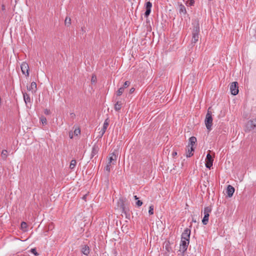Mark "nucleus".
Instances as JSON below:
<instances>
[{"label": "nucleus", "mask_w": 256, "mask_h": 256, "mask_svg": "<svg viewBox=\"0 0 256 256\" xmlns=\"http://www.w3.org/2000/svg\"><path fill=\"white\" fill-rule=\"evenodd\" d=\"M212 212V208L210 206H207L204 208V214H210Z\"/></svg>", "instance_id": "23"}, {"label": "nucleus", "mask_w": 256, "mask_h": 256, "mask_svg": "<svg viewBox=\"0 0 256 256\" xmlns=\"http://www.w3.org/2000/svg\"><path fill=\"white\" fill-rule=\"evenodd\" d=\"M71 24V20L70 18L66 17L64 20V24L66 26H68Z\"/></svg>", "instance_id": "22"}, {"label": "nucleus", "mask_w": 256, "mask_h": 256, "mask_svg": "<svg viewBox=\"0 0 256 256\" xmlns=\"http://www.w3.org/2000/svg\"><path fill=\"white\" fill-rule=\"evenodd\" d=\"M124 88H122V87H120V88L118 90V91H117V92H116V94H117V96H121V95L122 94V93L124 92Z\"/></svg>", "instance_id": "25"}, {"label": "nucleus", "mask_w": 256, "mask_h": 256, "mask_svg": "<svg viewBox=\"0 0 256 256\" xmlns=\"http://www.w3.org/2000/svg\"><path fill=\"white\" fill-rule=\"evenodd\" d=\"M98 150H99L98 146L96 144H94L92 148V153H91V157L92 158V157H94V156H95L98 153Z\"/></svg>", "instance_id": "12"}, {"label": "nucleus", "mask_w": 256, "mask_h": 256, "mask_svg": "<svg viewBox=\"0 0 256 256\" xmlns=\"http://www.w3.org/2000/svg\"><path fill=\"white\" fill-rule=\"evenodd\" d=\"M30 252L36 256L38 255V254L36 252V249L35 248H32L30 250Z\"/></svg>", "instance_id": "33"}, {"label": "nucleus", "mask_w": 256, "mask_h": 256, "mask_svg": "<svg viewBox=\"0 0 256 256\" xmlns=\"http://www.w3.org/2000/svg\"><path fill=\"white\" fill-rule=\"evenodd\" d=\"M194 151V148H192V146L190 147V149L188 148V151L186 152V156L188 158L190 157L193 155L192 152Z\"/></svg>", "instance_id": "17"}, {"label": "nucleus", "mask_w": 256, "mask_h": 256, "mask_svg": "<svg viewBox=\"0 0 256 256\" xmlns=\"http://www.w3.org/2000/svg\"><path fill=\"white\" fill-rule=\"evenodd\" d=\"M76 164V162L75 160H72L70 162V168L71 170L74 169L75 168Z\"/></svg>", "instance_id": "20"}, {"label": "nucleus", "mask_w": 256, "mask_h": 256, "mask_svg": "<svg viewBox=\"0 0 256 256\" xmlns=\"http://www.w3.org/2000/svg\"><path fill=\"white\" fill-rule=\"evenodd\" d=\"M238 83L236 82H232L230 85V90L232 95L236 96L238 92Z\"/></svg>", "instance_id": "4"}, {"label": "nucleus", "mask_w": 256, "mask_h": 256, "mask_svg": "<svg viewBox=\"0 0 256 256\" xmlns=\"http://www.w3.org/2000/svg\"><path fill=\"white\" fill-rule=\"evenodd\" d=\"M204 216L202 220V222L204 225H206L208 224V221L209 214H204Z\"/></svg>", "instance_id": "16"}, {"label": "nucleus", "mask_w": 256, "mask_h": 256, "mask_svg": "<svg viewBox=\"0 0 256 256\" xmlns=\"http://www.w3.org/2000/svg\"><path fill=\"white\" fill-rule=\"evenodd\" d=\"M130 84V82L128 81H126L125 82L122 87L124 88V89H125L126 88H128Z\"/></svg>", "instance_id": "31"}, {"label": "nucleus", "mask_w": 256, "mask_h": 256, "mask_svg": "<svg viewBox=\"0 0 256 256\" xmlns=\"http://www.w3.org/2000/svg\"><path fill=\"white\" fill-rule=\"evenodd\" d=\"M197 140H196V138L194 136H192L190 137V138H189V145H188V146H190V145L191 146H192V148H193V146L196 143Z\"/></svg>", "instance_id": "15"}, {"label": "nucleus", "mask_w": 256, "mask_h": 256, "mask_svg": "<svg viewBox=\"0 0 256 256\" xmlns=\"http://www.w3.org/2000/svg\"><path fill=\"white\" fill-rule=\"evenodd\" d=\"M121 107L122 104L119 102H117L114 104V109L116 110H119L121 108Z\"/></svg>", "instance_id": "21"}, {"label": "nucleus", "mask_w": 256, "mask_h": 256, "mask_svg": "<svg viewBox=\"0 0 256 256\" xmlns=\"http://www.w3.org/2000/svg\"><path fill=\"white\" fill-rule=\"evenodd\" d=\"M145 6H146V10L144 13V16L146 17H148L150 15V12H151V8L152 7V2H146V5H145Z\"/></svg>", "instance_id": "10"}, {"label": "nucleus", "mask_w": 256, "mask_h": 256, "mask_svg": "<svg viewBox=\"0 0 256 256\" xmlns=\"http://www.w3.org/2000/svg\"><path fill=\"white\" fill-rule=\"evenodd\" d=\"M41 122L42 124H46V119L45 118H43L41 119Z\"/></svg>", "instance_id": "37"}, {"label": "nucleus", "mask_w": 256, "mask_h": 256, "mask_svg": "<svg viewBox=\"0 0 256 256\" xmlns=\"http://www.w3.org/2000/svg\"><path fill=\"white\" fill-rule=\"evenodd\" d=\"M234 192V188L231 185H228L227 187L226 193L228 197L230 198L232 196Z\"/></svg>", "instance_id": "11"}, {"label": "nucleus", "mask_w": 256, "mask_h": 256, "mask_svg": "<svg viewBox=\"0 0 256 256\" xmlns=\"http://www.w3.org/2000/svg\"><path fill=\"white\" fill-rule=\"evenodd\" d=\"M177 155V152H174L172 153V156L173 157H174L175 156H176Z\"/></svg>", "instance_id": "40"}, {"label": "nucleus", "mask_w": 256, "mask_h": 256, "mask_svg": "<svg viewBox=\"0 0 256 256\" xmlns=\"http://www.w3.org/2000/svg\"><path fill=\"white\" fill-rule=\"evenodd\" d=\"M134 199H135V200H138V198L137 197V196H134Z\"/></svg>", "instance_id": "42"}, {"label": "nucleus", "mask_w": 256, "mask_h": 256, "mask_svg": "<svg viewBox=\"0 0 256 256\" xmlns=\"http://www.w3.org/2000/svg\"><path fill=\"white\" fill-rule=\"evenodd\" d=\"M8 151L7 150H4L2 152V156L4 158H6L7 157Z\"/></svg>", "instance_id": "28"}, {"label": "nucleus", "mask_w": 256, "mask_h": 256, "mask_svg": "<svg viewBox=\"0 0 256 256\" xmlns=\"http://www.w3.org/2000/svg\"><path fill=\"white\" fill-rule=\"evenodd\" d=\"M108 124H109V121H108V118H107L105 120V121L104 123L103 127L102 128V130H104L105 131H106Z\"/></svg>", "instance_id": "19"}, {"label": "nucleus", "mask_w": 256, "mask_h": 256, "mask_svg": "<svg viewBox=\"0 0 256 256\" xmlns=\"http://www.w3.org/2000/svg\"><path fill=\"white\" fill-rule=\"evenodd\" d=\"M23 96L26 105H28V103L30 102V96L26 93L24 92L23 93Z\"/></svg>", "instance_id": "14"}, {"label": "nucleus", "mask_w": 256, "mask_h": 256, "mask_svg": "<svg viewBox=\"0 0 256 256\" xmlns=\"http://www.w3.org/2000/svg\"><path fill=\"white\" fill-rule=\"evenodd\" d=\"M118 204L119 207L122 209V210L124 211V202L122 198H120L118 202Z\"/></svg>", "instance_id": "18"}, {"label": "nucleus", "mask_w": 256, "mask_h": 256, "mask_svg": "<svg viewBox=\"0 0 256 256\" xmlns=\"http://www.w3.org/2000/svg\"><path fill=\"white\" fill-rule=\"evenodd\" d=\"M206 166L207 168H210L212 166L214 160H213L212 156L210 154H208L206 155Z\"/></svg>", "instance_id": "7"}, {"label": "nucleus", "mask_w": 256, "mask_h": 256, "mask_svg": "<svg viewBox=\"0 0 256 256\" xmlns=\"http://www.w3.org/2000/svg\"><path fill=\"white\" fill-rule=\"evenodd\" d=\"M4 9H5V7H4V5H3V6H2V10H4Z\"/></svg>", "instance_id": "43"}, {"label": "nucleus", "mask_w": 256, "mask_h": 256, "mask_svg": "<svg viewBox=\"0 0 256 256\" xmlns=\"http://www.w3.org/2000/svg\"><path fill=\"white\" fill-rule=\"evenodd\" d=\"M110 168H111V164H109L108 163L106 167L105 168V169L106 171L108 172H110Z\"/></svg>", "instance_id": "32"}, {"label": "nucleus", "mask_w": 256, "mask_h": 256, "mask_svg": "<svg viewBox=\"0 0 256 256\" xmlns=\"http://www.w3.org/2000/svg\"><path fill=\"white\" fill-rule=\"evenodd\" d=\"M193 29L192 31V43L196 44L199 39L200 26L198 20H194L192 23Z\"/></svg>", "instance_id": "1"}, {"label": "nucleus", "mask_w": 256, "mask_h": 256, "mask_svg": "<svg viewBox=\"0 0 256 256\" xmlns=\"http://www.w3.org/2000/svg\"><path fill=\"white\" fill-rule=\"evenodd\" d=\"M252 130L256 131V118L248 120L245 125V132H248Z\"/></svg>", "instance_id": "2"}, {"label": "nucleus", "mask_w": 256, "mask_h": 256, "mask_svg": "<svg viewBox=\"0 0 256 256\" xmlns=\"http://www.w3.org/2000/svg\"><path fill=\"white\" fill-rule=\"evenodd\" d=\"M134 90H135L134 88H131L130 89V94H132V93H133V92H134Z\"/></svg>", "instance_id": "39"}, {"label": "nucleus", "mask_w": 256, "mask_h": 256, "mask_svg": "<svg viewBox=\"0 0 256 256\" xmlns=\"http://www.w3.org/2000/svg\"><path fill=\"white\" fill-rule=\"evenodd\" d=\"M210 108H209L208 110L204 120L206 128L209 131H210L212 130V112L210 110Z\"/></svg>", "instance_id": "3"}, {"label": "nucleus", "mask_w": 256, "mask_h": 256, "mask_svg": "<svg viewBox=\"0 0 256 256\" xmlns=\"http://www.w3.org/2000/svg\"><path fill=\"white\" fill-rule=\"evenodd\" d=\"M106 131L104 130H102V128L100 130V134H99V136L100 138H102L103 135L105 133Z\"/></svg>", "instance_id": "34"}, {"label": "nucleus", "mask_w": 256, "mask_h": 256, "mask_svg": "<svg viewBox=\"0 0 256 256\" xmlns=\"http://www.w3.org/2000/svg\"><path fill=\"white\" fill-rule=\"evenodd\" d=\"M117 156H118V152L117 151H115L114 152H112L110 154V158H108V163L109 164H114L116 162Z\"/></svg>", "instance_id": "8"}, {"label": "nucleus", "mask_w": 256, "mask_h": 256, "mask_svg": "<svg viewBox=\"0 0 256 256\" xmlns=\"http://www.w3.org/2000/svg\"><path fill=\"white\" fill-rule=\"evenodd\" d=\"M74 133V135L78 136L80 134V128H76Z\"/></svg>", "instance_id": "29"}, {"label": "nucleus", "mask_w": 256, "mask_h": 256, "mask_svg": "<svg viewBox=\"0 0 256 256\" xmlns=\"http://www.w3.org/2000/svg\"><path fill=\"white\" fill-rule=\"evenodd\" d=\"M84 198H86V196H84Z\"/></svg>", "instance_id": "46"}, {"label": "nucleus", "mask_w": 256, "mask_h": 256, "mask_svg": "<svg viewBox=\"0 0 256 256\" xmlns=\"http://www.w3.org/2000/svg\"><path fill=\"white\" fill-rule=\"evenodd\" d=\"M20 68L22 74L26 76H28L29 66L28 64L26 62H23L20 66Z\"/></svg>", "instance_id": "5"}, {"label": "nucleus", "mask_w": 256, "mask_h": 256, "mask_svg": "<svg viewBox=\"0 0 256 256\" xmlns=\"http://www.w3.org/2000/svg\"><path fill=\"white\" fill-rule=\"evenodd\" d=\"M148 213L150 215L154 214V206H150L149 207Z\"/></svg>", "instance_id": "30"}, {"label": "nucleus", "mask_w": 256, "mask_h": 256, "mask_svg": "<svg viewBox=\"0 0 256 256\" xmlns=\"http://www.w3.org/2000/svg\"><path fill=\"white\" fill-rule=\"evenodd\" d=\"M74 133L72 132H69V137L70 138H72L74 137Z\"/></svg>", "instance_id": "38"}, {"label": "nucleus", "mask_w": 256, "mask_h": 256, "mask_svg": "<svg viewBox=\"0 0 256 256\" xmlns=\"http://www.w3.org/2000/svg\"><path fill=\"white\" fill-rule=\"evenodd\" d=\"M27 224L26 222H22L21 224V228L24 231L26 230Z\"/></svg>", "instance_id": "26"}, {"label": "nucleus", "mask_w": 256, "mask_h": 256, "mask_svg": "<svg viewBox=\"0 0 256 256\" xmlns=\"http://www.w3.org/2000/svg\"><path fill=\"white\" fill-rule=\"evenodd\" d=\"M180 12H182L184 14H185L186 12V8L185 6L182 5V4H180Z\"/></svg>", "instance_id": "27"}, {"label": "nucleus", "mask_w": 256, "mask_h": 256, "mask_svg": "<svg viewBox=\"0 0 256 256\" xmlns=\"http://www.w3.org/2000/svg\"><path fill=\"white\" fill-rule=\"evenodd\" d=\"M72 116H73L74 114L73 113H71Z\"/></svg>", "instance_id": "44"}, {"label": "nucleus", "mask_w": 256, "mask_h": 256, "mask_svg": "<svg viewBox=\"0 0 256 256\" xmlns=\"http://www.w3.org/2000/svg\"><path fill=\"white\" fill-rule=\"evenodd\" d=\"M44 113L46 114H48V110H46Z\"/></svg>", "instance_id": "41"}, {"label": "nucleus", "mask_w": 256, "mask_h": 256, "mask_svg": "<svg viewBox=\"0 0 256 256\" xmlns=\"http://www.w3.org/2000/svg\"><path fill=\"white\" fill-rule=\"evenodd\" d=\"M190 241L182 240L181 244L180 245V250H182V252H185L188 248Z\"/></svg>", "instance_id": "9"}, {"label": "nucleus", "mask_w": 256, "mask_h": 256, "mask_svg": "<svg viewBox=\"0 0 256 256\" xmlns=\"http://www.w3.org/2000/svg\"><path fill=\"white\" fill-rule=\"evenodd\" d=\"M136 204L138 206H141L142 204V202L140 200H138L136 202Z\"/></svg>", "instance_id": "36"}, {"label": "nucleus", "mask_w": 256, "mask_h": 256, "mask_svg": "<svg viewBox=\"0 0 256 256\" xmlns=\"http://www.w3.org/2000/svg\"><path fill=\"white\" fill-rule=\"evenodd\" d=\"M36 89V84L35 82H32L31 83L30 88V90H35Z\"/></svg>", "instance_id": "24"}, {"label": "nucleus", "mask_w": 256, "mask_h": 256, "mask_svg": "<svg viewBox=\"0 0 256 256\" xmlns=\"http://www.w3.org/2000/svg\"><path fill=\"white\" fill-rule=\"evenodd\" d=\"M72 116H73L74 114L73 113H71Z\"/></svg>", "instance_id": "45"}, {"label": "nucleus", "mask_w": 256, "mask_h": 256, "mask_svg": "<svg viewBox=\"0 0 256 256\" xmlns=\"http://www.w3.org/2000/svg\"><path fill=\"white\" fill-rule=\"evenodd\" d=\"M81 252L84 255L87 256L90 253V248L88 246L84 245L82 247Z\"/></svg>", "instance_id": "13"}, {"label": "nucleus", "mask_w": 256, "mask_h": 256, "mask_svg": "<svg viewBox=\"0 0 256 256\" xmlns=\"http://www.w3.org/2000/svg\"><path fill=\"white\" fill-rule=\"evenodd\" d=\"M190 230L186 228L184 230V232L182 234V240L190 241Z\"/></svg>", "instance_id": "6"}, {"label": "nucleus", "mask_w": 256, "mask_h": 256, "mask_svg": "<svg viewBox=\"0 0 256 256\" xmlns=\"http://www.w3.org/2000/svg\"><path fill=\"white\" fill-rule=\"evenodd\" d=\"M96 76H92V80H91L92 82V83L96 82Z\"/></svg>", "instance_id": "35"}]
</instances>
